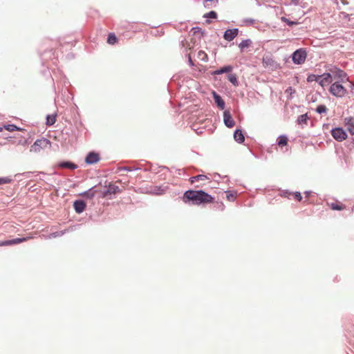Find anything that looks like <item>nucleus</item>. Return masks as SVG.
Wrapping results in <instances>:
<instances>
[{"mask_svg": "<svg viewBox=\"0 0 354 354\" xmlns=\"http://www.w3.org/2000/svg\"><path fill=\"white\" fill-rule=\"evenodd\" d=\"M326 111L327 108L325 105H319L316 109V111L319 113H326Z\"/></svg>", "mask_w": 354, "mask_h": 354, "instance_id": "33", "label": "nucleus"}, {"mask_svg": "<svg viewBox=\"0 0 354 354\" xmlns=\"http://www.w3.org/2000/svg\"><path fill=\"white\" fill-rule=\"evenodd\" d=\"M252 44V41L250 39H245L242 41L239 44V47L240 48L241 51H243L245 48H248Z\"/></svg>", "mask_w": 354, "mask_h": 354, "instance_id": "18", "label": "nucleus"}, {"mask_svg": "<svg viewBox=\"0 0 354 354\" xmlns=\"http://www.w3.org/2000/svg\"><path fill=\"white\" fill-rule=\"evenodd\" d=\"M77 213H82L86 208V203L83 201H75L73 204Z\"/></svg>", "mask_w": 354, "mask_h": 354, "instance_id": "13", "label": "nucleus"}, {"mask_svg": "<svg viewBox=\"0 0 354 354\" xmlns=\"http://www.w3.org/2000/svg\"><path fill=\"white\" fill-rule=\"evenodd\" d=\"M341 83L342 82H335L333 84H331L329 91L333 95L341 97L346 94V89L342 85Z\"/></svg>", "mask_w": 354, "mask_h": 354, "instance_id": "4", "label": "nucleus"}, {"mask_svg": "<svg viewBox=\"0 0 354 354\" xmlns=\"http://www.w3.org/2000/svg\"><path fill=\"white\" fill-rule=\"evenodd\" d=\"M6 130L8 131H14L17 129H19L14 124H8L7 126L4 127Z\"/></svg>", "mask_w": 354, "mask_h": 354, "instance_id": "35", "label": "nucleus"}, {"mask_svg": "<svg viewBox=\"0 0 354 354\" xmlns=\"http://www.w3.org/2000/svg\"><path fill=\"white\" fill-rule=\"evenodd\" d=\"M59 167L62 168H68L71 169H75L77 168V165L70 162H64L59 164Z\"/></svg>", "mask_w": 354, "mask_h": 354, "instance_id": "20", "label": "nucleus"}, {"mask_svg": "<svg viewBox=\"0 0 354 354\" xmlns=\"http://www.w3.org/2000/svg\"><path fill=\"white\" fill-rule=\"evenodd\" d=\"M288 143V138L284 136H281L278 138V145L279 146H285Z\"/></svg>", "mask_w": 354, "mask_h": 354, "instance_id": "27", "label": "nucleus"}, {"mask_svg": "<svg viewBox=\"0 0 354 354\" xmlns=\"http://www.w3.org/2000/svg\"><path fill=\"white\" fill-rule=\"evenodd\" d=\"M204 17L216 19L217 17V14L215 11H210V12L206 13L204 15Z\"/></svg>", "mask_w": 354, "mask_h": 354, "instance_id": "31", "label": "nucleus"}, {"mask_svg": "<svg viewBox=\"0 0 354 354\" xmlns=\"http://www.w3.org/2000/svg\"><path fill=\"white\" fill-rule=\"evenodd\" d=\"M197 57L203 62H207L208 59L207 55L203 50L198 51Z\"/></svg>", "mask_w": 354, "mask_h": 354, "instance_id": "24", "label": "nucleus"}, {"mask_svg": "<svg viewBox=\"0 0 354 354\" xmlns=\"http://www.w3.org/2000/svg\"><path fill=\"white\" fill-rule=\"evenodd\" d=\"M281 21H283V22L286 23L288 26H293V25H296V24H297V22L290 21V20H289L288 19H287V18H286V17H282L281 18Z\"/></svg>", "mask_w": 354, "mask_h": 354, "instance_id": "32", "label": "nucleus"}, {"mask_svg": "<svg viewBox=\"0 0 354 354\" xmlns=\"http://www.w3.org/2000/svg\"><path fill=\"white\" fill-rule=\"evenodd\" d=\"M50 147V142L46 138H42L35 142V143L30 147V151L39 153L42 149L48 148Z\"/></svg>", "mask_w": 354, "mask_h": 354, "instance_id": "3", "label": "nucleus"}, {"mask_svg": "<svg viewBox=\"0 0 354 354\" xmlns=\"http://www.w3.org/2000/svg\"><path fill=\"white\" fill-rule=\"evenodd\" d=\"M327 205L333 210L341 211V210L346 209V205H344V204H342V203H340L339 201L328 203Z\"/></svg>", "mask_w": 354, "mask_h": 354, "instance_id": "14", "label": "nucleus"}, {"mask_svg": "<svg viewBox=\"0 0 354 354\" xmlns=\"http://www.w3.org/2000/svg\"><path fill=\"white\" fill-rule=\"evenodd\" d=\"M11 180H12L11 178H10L8 177L0 178V185L10 183L11 182Z\"/></svg>", "mask_w": 354, "mask_h": 354, "instance_id": "34", "label": "nucleus"}, {"mask_svg": "<svg viewBox=\"0 0 354 354\" xmlns=\"http://www.w3.org/2000/svg\"><path fill=\"white\" fill-rule=\"evenodd\" d=\"M207 179H208V178L206 176H205V175H198V176L192 177L190 178V182L192 183H194L196 181L205 180H207Z\"/></svg>", "mask_w": 354, "mask_h": 354, "instance_id": "23", "label": "nucleus"}, {"mask_svg": "<svg viewBox=\"0 0 354 354\" xmlns=\"http://www.w3.org/2000/svg\"><path fill=\"white\" fill-rule=\"evenodd\" d=\"M228 80L234 85V86H238V80L237 77L235 74H230L228 75Z\"/></svg>", "mask_w": 354, "mask_h": 354, "instance_id": "26", "label": "nucleus"}, {"mask_svg": "<svg viewBox=\"0 0 354 354\" xmlns=\"http://www.w3.org/2000/svg\"><path fill=\"white\" fill-rule=\"evenodd\" d=\"M319 75H314V74H311V75H309L307 77V81L309 82H313V81H315L317 82H318L319 81Z\"/></svg>", "mask_w": 354, "mask_h": 354, "instance_id": "29", "label": "nucleus"}, {"mask_svg": "<svg viewBox=\"0 0 354 354\" xmlns=\"http://www.w3.org/2000/svg\"><path fill=\"white\" fill-rule=\"evenodd\" d=\"M306 57V50L304 48H299L293 53L292 59L295 64H302L305 62Z\"/></svg>", "mask_w": 354, "mask_h": 354, "instance_id": "5", "label": "nucleus"}, {"mask_svg": "<svg viewBox=\"0 0 354 354\" xmlns=\"http://www.w3.org/2000/svg\"><path fill=\"white\" fill-rule=\"evenodd\" d=\"M235 197H236L235 194H234L232 193H230V192L226 193V198H227L228 201H232L234 200Z\"/></svg>", "mask_w": 354, "mask_h": 354, "instance_id": "36", "label": "nucleus"}, {"mask_svg": "<svg viewBox=\"0 0 354 354\" xmlns=\"http://www.w3.org/2000/svg\"><path fill=\"white\" fill-rule=\"evenodd\" d=\"M84 196H86V197L90 198H92L95 196V192H91V191L86 192L84 194Z\"/></svg>", "mask_w": 354, "mask_h": 354, "instance_id": "38", "label": "nucleus"}, {"mask_svg": "<svg viewBox=\"0 0 354 354\" xmlns=\"http://www.w3.org/2000/svg\"><path fill=\"white\" fill-rule=\"evenodd\" d=\"M332 82L331 77L328 73H325L319 76L318 83L322 87L328 86Z\"/></svg>", "mask_w": 354, "mask_h": 354, "instance_id": "7", "label": "nucleus"}, {"mask_svg": "<svg viewBox=\"0 0 354 354\" xmlns=\"http://www.w3.org/2000/svg\"><path fill=\"white\" fill-rule=\"evenodd\" d=\"M207 24H210V23H211V21H209V20H207Z\"/></svg>", "mask_w": 354, "mask_h": 354, "instance_id": "40", "label": "nucleus"}, {"mask_svg": "<svg viewBox=\"0 0 354 354\" xmlns=\"http://www.w3.org/2000/svg\"><path fill=\"white\" fill-rule=\"evenodd\" d=\"M213 96H214V99L215 102L216 103L217 106L221 109H222V110L224 109L225 102L223 100V99L221 98V97L220 95H218V94H216V92H213Z\"/></svg>", "mask_w": 354, "mask_h": 354, "instance_id": "15", "label": "nucleus"}, {"mask_svg": "<svg viewBox=\"0 0 354 354\" xmlns=\"http://www.w3.org/2000/svg\"><path fill=\"white\" fill-rule=\"evenodd\" d=\"M32 239L30 236L24 238H17L11 240L12 245L19 244Z\"/></svg>", "mask_w": 354, "mask_h": 354, "instance_id": "21", "label": "nucleus"}, {"mask_svg": "<svg viewBox=\"0 0 354 354\" xmlns=\"http://www.w3.org/2000/svg\"><path fill=\"white\" fill-rule=\"evenodd\" d=\"M234 140L239 143H242L245 140L244 136L242 131L239 129H236L234 133Z\"/></svg>", "mask_w": 354, "mask_h": 354, "instance_id": "16", "label": "nucleus"}, {"mask_svg": "<svg viewBox=\"0 0 354 354\" xmlns=\"http://www.w3.org/2000/svg\"><path fill=\"white\" fill-rule=\"evenodd\" d=\"M56 118H57V115L56 114H53V115H47L46 117V124L48 125V126H51L53 124H54L56 122Z\"/></svg>", "mask_w": 354, "mask_h": 354, "instance_id": "19", "label": "nucleus"}, {"mask_svg": "<svg viewBox=\"0 0 354 354\" xmlns=\"http://www.w3.org/2000/svg\"><path fill=\"white\" fill-rule=\"evenodd\" d=\"M331 135L334 139L342 142L347 138V134L342 128H335L331 131Z\"/></svg>", "mask_w": 354, "mask_h": 354, "instance_id": "6", "label": "nucleus"}, {"mask_svg": "<svg viewBox=\"0 0 354 354\" xmlns=\"http://www.w3.org/2000/svg\"><path fill=\"white\" fill-rule=\"evenodd\" d=\"M223 120L225 122V124L229 127L232 128L234 126L235 122L232 118L230 113L228 111H225L223 113Z\"/></svg>", "mask_w": 354, "mask_h": 354, "instance_id": "10", "label": "nucleus"}, {"mask_svg": "<svg viewBox=\"0 0 354 354\" xmlns=\"http://www.w3.org/2000/svg\"><path fill=\"white\" fill-rule=\"evenodd\" d=\"M233 68L231 66H225L220 69H218L214 72V74L220 75L224 73H230L232 71Z\"/></svg>", "mask_w": 354, "mask_h": 354, "instance_id": "17", "label": "nucleus"}, {"mask_svg": "<svg viewBox=\"0 0 354 354\" xmlns=\"http://www.w3.org/2000/svg\"><path fill=\"white\" fill-rule=\"evenodd\" d=\"M118 41V39L114 33H110L108 36L107 43L113 45Z\"/></svg>", "mask_w": 354, "mask_h": 354, "instance_id": "22", "label": "nucleus"}, {"mask_svg": "<svg viewBox=\"0 0 354 354\" xmlns=\"http://www.w3.org/2000/svg\"><path fill=\"white\" fill-rule=\"evenodd\" d=\"M274 61L269 57H265L263 58V64L264 66H268L272 65Z\"/></svg>", "mask_w": 354, "mask_h": 354, "instance_id": "28", "label": "nucleus"}, {"mask_svg": "<svg viewBox=\"0 0 354 354\" xmlns=\"http://www.w3.org/2000/svg\"><path fill=\"white\" fill-rule=\"evenodd\" d=\"M183 201L186 203L188 201H192L194 205H201L202 203H212L214 198L202 190H188L183 194Z\"/></svg>", "mask_w": 354, "mask_h": 354, "instance_id": "1", "label": "nucleus"}, {"mask_svg": "<svg viewBox=\"0 0 354 354\" xmlns=\"http://www.w3.org/2000/svg\"><path fill=\"white\" fill-rule=\"evenodd\" d=\"M344 125L346 128L347 131L351 134L354 135V118L346 117L344 120Z\"/></svg>", "mask_w": 354, "mask_h": 354, "instance_id": "8", "label": "nucleus"}, {"mask_svg": "<svg viewBox=\"0 0 354 354\" xmlns=\"http://www.w3.org/2000/svg\"><path fill=\"white\" fill-rule=\"evenodd\" d=\"M11 240L0 241V246L11 245Z\"/></svg>", "mask_w": 354, "mask_h": 354, "instance_id": "37", "label": "nucleus"}, {"mask_svg": "<svg viewBox=\"0 0 354 354\" xmlns=\"http://www.w3.org/2000/svg\"><path fill=\"white\" fill-rule=\"evenodd\" d=\"M328 74H330L332 81L344 82V80L348 81L347 74L337 67H333L329 70Z\"/></svg>", "mask_w": 354, "mask_h": 354, "instance_id": "2", "label": "nucleus"}, {"mask_svg": "<svg viewBox=\"0 0 354 354\" xmlns=\"http://www.w3.org/2000/svg\"><path fill=\"white\" fill-rule=\"evenodd\" d=\"M100 156L98 153L90 152L86 157V162L88 164H94L99 161Z\"/></svg>", "mask_w": 354, "mask_h": 354, "instance_id": "12", "label": "nucleus"}, {"mask_svg": "<svg viewBox=\"0 0 354 354\" xmlns=\"http://www.w3.org/2000/svg\"><path fill=\"white\" fill-rule=\"evenodd\" d=\"M290 196H292V198H294L295 200H296L297 201H301L302 199V196H301V193L299 192L290 193L289 198H290Z\"/></svg>", "mask_w": 354, "mask_h": 354, "instance_id": "25", "label": "nucleus"}, {"mask_svg": "<svg viewBox=\"0 0 354 354\" xmlns=\"http://www.w3.org/2000/svg\"><path fill=\"white\" fill-rule=\"evenodd\" d=\"M188 58H189V64H190L191 66H193V65H194V63H193V61H192V58H191L190 55H189V57H188Z\"/></svg>", "mask_w": 354, "mask_h": 354, "instance_id": "39", "label": "nucleus"}, {"mask_svg": "<svg viewBox=\"0 0 354 354\" xmlns=\"http://www.w3.org/2000/svg\"><path fill=\"white\" fill-rule=\"evenodd\" d=\"M1 129H2L0 127V131H1Z\"/></svg>", "mask_w": 354, "mask_h": 354, "instance_id": "41", "label": "nucleus"}, {"mask_svg": "<svg viewBox=\"0 0 354 354\" xmlns=\"http://www.w3.org/2000/svg\"><path fill=\"white\" fill-rule=\"evenodd\" d=\"M238 28L227 29L224 33L223 38L226 41H231L238 35Z\"/></svg>", "mask_w": 354, "mask_h": 354, "instance_id": "9", "label": "nucleus"}, {"mask_svg": "<svg viewBox=\"0 0 354 354\" xmlns=\"http://www.w3.org/2000/svg\"><path fill=\"white\" fill-rule=\"evenodd\" d=\"M121 190L115 184H110L107 190L103 194V197L107 196L109 194H115L120 192Z\"/></svg>", "mask_w": 354, "mask_h": 354, "instance_id": "11", "label": "nucleus"}, {"mask_svg": "<svg viewBox=\"0 0 354 354\" xmlns=\"http://www.w3.org/2000/svg\"><path fill=\"white\" fill-rule=\"evenodd\" d=\"M307 118V114L301 115L300 116H299L297 122L300 124L306 123Z\"/></svg>", "mask_w": 354, "mask_h": 354, "instance_id": "30", "label": "nucleus"}]
</instances>
